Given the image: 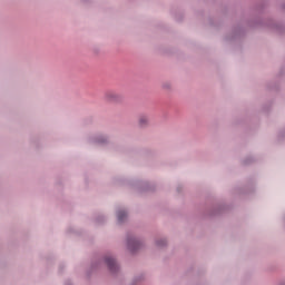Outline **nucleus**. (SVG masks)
Here are the masks:
<instances>
[{"label": "nucleus", "instance_id": "nucleus-1", "mask_svg": "<svg viewBox=\"0 0 285 285\" xmlns=\"http://www.w3.org/2000/svg\"><path fill=\"white\" fill-rule=\"evenodd\" d=\"M104 266H107L111 275H119V271H121L115 254L108 252L102 256V258H97L91 263L90 272H88V275L94 273V271H99V268H102Z\"/></svg>", "mask_w": 285, "mask_h": 285}, {"label": "nucleus", "instance_id": "nucleus-2", "mask_svg": "<svg viewBox=\"0 0 285 285\" xmlns=\"http://www.w3.org/2000/svg\"><path fill=\"white\" fill-rule=\"evenodd\" d=\"M141 246H144V242H141V238L132 234L127 235V248L130 253H137V250H139Z\"/></svg>", "mask_w": 285, "mask_h": 285}, {"label": "nucleus", "instance_id": "nucleus-3", "mask_svg": "<svg viewBox=\"0 0 285 285\" xmlns=\"http://www.w3.org/2000/svg\"><path fill=\"white\" fill-rule=\"evenodd\" d=\"M88 141L89 144H98L99 146H106V144L110 141V136L106 134H95L89 136Z\"/></svg>", "mask_w": 285, "mask_h": 285}, {"label": "nucleus", "instance_id": "nucleus-4", "mask_svg": "<svg viewBox=\"0 0 285 285\" xmlns=\"http://www.w3.org/2000/svg\"><path fill=\"white\" fill-rule=\"evenodd\" d=\"M106 101H109L110 104H119L124 99V96L121 94L115 91V90H108L105 94Z\"/></svg>", "mask_w": 285, "mask_h": 285}, {"label": "nucleus", "instance_id": "nucleus-5", "mask_svg": "<svg viewBox=\"0 0 285 285\" xmlns=\"http://www.w3.org/2000/svg\"><path fill=\"white\" fill-rule=\"evenodd\" d=\"M228 209H229V207H228L226 204H224V203H218V204H216V205L213 206V208H212L209 215H210L212 217H215V216H217V215H224V213H226V210H228Z\"/></svg>", "mask_w": 285, "mask_h": 285}, {"label": "nucleus", "instance_id": "nucleus-6", "mask_svg": "<svg viewBox=\"0 0 285 285\" xmlns=\"http://www.w3.org/2000/svg\"><path fill=\"white\" fill-rule=\"evenodd\" d=\"M116 216H117L118 224H124V222L128 219V210L126 208H119L116 212Z\"/></svg>", "mask_w": 285, "mask_h": 285}, {"label": "nucleus", "instance_id": "nucleus-7", "mask_svg": "<svg viewBox=\"0 0 285 285\" xmlns=\"http://www.w3.org/2000/svg\"><path fill=\"white\" fill-rule=\"evenodd\" d=\"M255 190V183H250L245 188H237L236 191L238 195H248V193H253Z\"/></svg>", "mask_w": 285, "mask_h": 285}, {"label": "nucleus", "instance_id": "nucleus-8", "mask_svg": "<svg viewBox=\"0 0 285 285\" xmlns=\"http://www.w3.org/2000/svg\"><path fill=\"white\" fill-rule=\"evenodd\" d=\"M138 124L140 128H146L148 124H150V118L146 114H141L138 119Z\"/></svg>", "mask_w": 285, "mask_h": 285}, {"label": "nucleus", "instance_id": "nucleus-9", "mask_svg": "<svg viewBox=\"0 0 285 285\" xmlns=\"http://www.w3.org/2000/svg\"><path fill=\"white\" fill-rule=\"evenodd\" d=\"M266 27L271 28V30H277L279 32V28H282V24L278 22H275V20L269 19L266 21Z\"/></svg>", "mask_w": 285, "mask_h": 285}, {"label": "nucleus", "instance_id": "nucleus-10", "mask_svg": "<svg viewBox=\"0 0 285 285\" xmlns=\"http://www.w3.org/2000/svg\"><path fill=\"white\" fill-rule=\"evenodd\" d=\"M156 246L158 248H166V246H168V240L165 237L157 238Z\"/></svg>", "mask_w": 285, "mask_h": 285}, {"label": "nucleus", "instance_id": "nucleus-11", "mask_svg": "<svg viewBox=\"0 0 285 285\" xmlns=\"http://www.w3.org/2000/svg\"><path fill=\"white\" fill-rule=\"evenodd\" d=\"M138 186L140 190H153V188L150 187V183L148 181H140L138 183Z\"/></svg>", "mask_w": 285, "mask_h": 285}, {"label": "nucleus", "instance_id": "nucleus-12", "mask_svg": "<svg viewBox=\"0 0 285 285\" xmlns=\"http://www.w3.org/2000/svg\"><path fill=\"white\" fill-rule=\"evenodd\" d=\"M142 279H144V275L136 276V277L132 279V282H131L130 285H138L139 282H142Z\"/></svg>", "mask_w": 285, "mask_h": 285}, {"label": "nucleus", "instance_id": "nucleus-13", "mask_svg": "<svg viewBox=\"0 0 285 285\" xmlns=\"http://www.w3.org/2000/svg\"><path fill=\"white\" fill-rule=\"evenodd\" d=\"M96 222L97 224H104L106 222V216H104L102 214L98 215Z\"/></svg>", "mask_w": 285, "mask_h": 285}]
</instances>
